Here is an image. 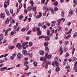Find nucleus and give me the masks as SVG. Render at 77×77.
I'll return each instance as SVG.
<instances>
[{"label":"nucleus","instance_id":"obj_43","mask_svg":"<svg viewBox=\"0 0 77 77\" xmlns=\"http://www.w3.org/2000/svg\"><path fill=\"white\" fill-rule=\"evenodd\" d=\"M69 14L70 15H72V14H73V11H70L69 12Z\"/></svg>","mask_w":77,"mask_h":77},{"label":"nucleus","instance_id":"obj_50","mask_svg":"<svg viewBox=\"0 0 77 77\" xmlns=\"http://www.w3.org/2000/svg\"><path fill=\"white\" fill-rule=\"evenodd\" d=\"M66 55H65V57H68L69 56V54H68V53H66Z\"/></svg>","mask_w":77,"mask_h":77},{"label":"nucleus","instance_id":"obj_57","mask_svg":"<svg viewBox=\"0 0 77 77\" xmlns=\"http://www.w3.org/2000/svg\"><path fill=\"white\" fill-rule=\"evenodd\" d=\"M29 66L27 65L26 66V68L25 69V71H27V70H28L29 69Z\"/></svg>","mask_w":77,"mask_h":77},{"label":"nucleus","instance_id":"obj_45","mask_svg":"<svg viewBox=\"0 0 77 77\" xmlns=\"http://www.w3.org/2000/svg\"><path fill=\"white\" fill-rule=\"evenodd\" d=\"M73 3H74L75 5H77V0H74L73 1Z\"/></svg>","mask_w":77,"mask_h":77},{"label":"nucleus","instance_id":"obj_17","mask_svg":"<svg viewBox=\"0 0 77 77\" xmlns=\"http://www.w3.org/2000/svg\"><path fill=\"white\" fill-rule=\"evenodd\" d=\"M63 50V48H62V46H61L60 49V51H61V53L60 54V55H62V53H63V50Z\"/></svg>","mask_w":77,"mask_h":77},{"label":"nucleus","instance_id":"obj_12","mask_svg":"<svg viewBox=\"0 0 77 77\" xmlns=\"http://www.w3.org/2000/svg\"><path fill=\"white\" fill-rule=\"evenodd\" d=\"M7 68H8L7 67H4L0 69V71H5V70H6Z\"/></svg>","mask_w":77,"mask_h":77},{"label":"nucleus","instance_id":"obj_4","mask_svg":"<svg viewBox=\"0 0 77 77\" xmlns=\"http://www.w3.org/2000/svg\"><path fill=\"white\" fill-rule=\"evenodd\" d=\"M37 35H41V33H42V31L40 30V28H37Z\"/></svg>","mask_w":77,"mask_h":77},{"label":"nucleus","instance_id":"obj_44","mask_svg":"<svg viewBox=\"0 0 77 77\" xmlns=\"http://www.w3.org/2000/svg\"><path fill=\"white\" fill-rule=\"evenodd\" d=\"M68 43H69V41H66L65 42V45H66L67 44H68Z\"/></svg>","mask_w":77,"mask_h":77},{"label":"nucleus","instance_id":"obj_52","mask_svg":"<svg viewBox=\"0 0 77 77\" xmlns=\"http://www.w3.org/2000/svg\"><path fill=\"white\" fill-rule=\"evenodd\" d=\"M62 31V27H60L59 29L58 30V31L59 32V31Z\"/></svg>","mask_w":77,"mask_h":77},{"label":"nucleus","instance_id":"obj_20","mask_svg":"<svg viewBox=\"0 0 77 77\" xmlns=\"http://www.w3.org/2000/svg\"><path fill=\"white\" fill-rule=\"evenodd\" d=\"M28 42H23V43L22 44V46L23 47H23H25V45H27L28 44Z\"/></svg>","mask_w":77,"mask_h":77},{"label":"nucleus","instance_id":"obj_7","mask_svg":"<svg viewBox=\"0 0 77 77\" xmlns=\"http://www.w3.org/2000/svg\"><path fill=\"white\" fill-rule=\"evenodd\" d=\"M34 7L33 5H31L29 6L27 8V11H30L32 10V9H33V8Z\"/></svg>","mask_w":77,"mask_h":77},{"label":"nucleus","instance_id":"obj_5","mask_svg":"<svg viewBox=\"0 0 77 77\" xmlns=\"http://www.w3.org/2000/svg\"><path fill=\"white\" fill-rule=\"evenodd\" d=\"M16 47L18 48L19 49H21L22 48V46H21V44L20 43L17 44L16 45Z\"/></svg>","mask_w":77,"mask_h":77},{"label":"nucleus","instance_id":"obj_11","mask_svg":"<svg viewBox=\"0 0 77 77\" xmlns=\"http://www.w3.org/2000/svg\"><path fill=\"white\" fill-rule=\"evenodd\" d=\"M71 37V35L69 34L68 36H67L66 35H64V38L65 39H68L69 38Z\"/></svg>","mask_w":77,"mask_h":77},{"label":"nucleus","instance_id":"obj_59","mask_svg":"<svg viewBox=\"0 0 77 77\" xmlns=\"http://www.w3.org/2000/svg\"><path fill=\"white\" fill-rule=\"evenodd\" d=\"M27 18H28V17L27 16H26L25 17V19L23 20L25 22V21H26V19H27Z\"/></svg>","mask_w":77,"mask_h":77},{"label":"nucleus","instance_id":"obj_25","mask_svg":"<svg viewBox=\"0 0 77 77\" xmlns=\"http://www.w3.org/2000/svg\"><path fill=\"white\" fill-rule=\"evenodd\" d=\"M30 4L32 5L31 6H33V5H34V2H33L32 0H30L29 1Z\"/></svg>","mask_w":77,"mask_h":77},{"label":"nucleus","instance_id":"obj_21","mask_svg":"<svg viewBox=\"0 0 77 77\" xmlns=\"http://www.w3.org/2000/svg\"><path fill=\"white\" fill-rule=\"evenodd\" d=\"M4 38V36L3 34H1L0 35V41H2L3 40Z\"/></svg>","mask_w":77,"mask_h":77},{"label":"nucleus","instance_id":"obj_35","mask_svg":"<svg viewBox=\"0 0 77 77\" xmlns=\"http://www.w3.org/2000/svg\"><path fill=\"white\" fill-rule=\"evenodd\" d=\"M54 11L56 12L58 10H59V9H58V8H57V7H55L54 8Z\"/></svg>","mask_w":77,"mask_h":77},{"label":"nucleus","instance_id":"obj_16","mask_svg":"<svg viewBox=\"0 0 77 77\" xmlns=\"http://www.w3.org/2000/svg\"><path fill=\"white\" fill-rule=\"evenodd\" d=\"M5 17V14L4 13L1 14V18H2L3 19H4V17Z\"/></svg>","mask_w":77,"mask_h":77},{"label":"nucleus","instance_id":"obj_41","mask_svg":"<svg viewBox=\"0 0 77 77\" xmlns=\"http://www.w3.org/2000/svg\"><path fill=\"white\" fill-rule=\"evenodd\" d=\"M47 34L48 36L50 35V30H48L47 31Z\"/></svg>","mask_w":77,"mask_h":77},{"label":"nucleus","instance_id":"obj_26","mask_svg":"<svg viewBox=\"0 0 77 77\" xmlns=\"http://www.w3.org/2000/svg\"><path fill=\"white\" fill-rule=\"evenodd\" d=\"M44 23L43 22L42 23H39L38 24V26H39V27H40L41 26H42V25H44Z\"/></svg>","mask_w":77,"mask_h":77},{"label":"nucleus","instance_id":"obj_1","mask_svg":"<svg viewBox=\"0 0 77 77\" xmlns=\"http://www.w3.org/2000/svg\"><path fill=\"white\" fill-rule=\"evenodd\" d=\"M41 38H45V41H50V37L48 36H44L42 35L39 36L38 38L39 39H41Z\"/></svg>","mask_w":77,"mask_h":77},{"label":"nucleus","instance_id":"obj_37","mask_svg":"<svg viewBox=\"0 0 77 77\" xmlns=\"http://www.w3.org/2000/svg\"><path fill=\"white\" fill-rule=\"evenodd\" d=\"M33 64L35 66H37V65H38V63L34 61L33 62Z\"/></svg>","mask_w":77,"mask_h":77},{"label":"nucleus","instance_id":"obj_9","mask_svg":"<svg viewBox=\"0 0 77 77\" xmlns=\"http://www.w3.org/2000/svg\"><path fill=\"white\" fill-rule=\"evenodd\" d=\"M42 16V15L41 13V12H40L39 13V15H37L36 17V18L39 19Z\"/></svg>","mask_w":77,"mask_h":77},{"label":"nucleus","instance_id":"obj_54","mask_svg":"<svg viewBox=\"0 0 77 77\" xmlns=\"http://www.w3.org/2000/svg\"><path fill=\"white\" fill-rule=\"evenodd\" d=\"M61 21H62L61 19H59L57 20V22H58V23H60V22H61Z\"/></svg>","mask_w":77,"mask_h":77},{"label":"nucleus","instance_id":"obj_31","mask_svg":"<svg viewBox=\"0 0 77 77\" xmlns=\"http://www.w3.org/2000/svg\"><path fill=\"white\" fill-rule=\"evenodd\" d=\"M31 32H32V30H30L27 32V35H30V34H31Z\"/></svg>","mask_w":77,"mask_h":77},{"label":"nucleus","instance_id":"obj_62","mask_svg":"<svg viewBox=\"0 0 77 77\" xmlns=\"http://www.w3.org/2000/svg\"><path fill=\"white\" fill-rule=\"evenodd\" d=\"M44 9H45V10H46L47 11L48 10V8H47V6H45L44 8Z\"/></svg>","mask_w":77,"mask_h":77},{"label":"nucleus","instance_id":"obj_34","mask_svg":"<svg viewBox=\"0 0 77 77\" xmlns=\"http://www.w3.org/2000/svg\"><path fill=\"white\" fill-rule=\"evenodd\" d=\"M51 55L50 54L49 55L46 57V58H47V59H50V58H51Z\"/></svg>","mask_w":77,"mask_h":77},{"label":"nucleus","instance_id":"obj_28","mask_svg":"<svg viewBox=\"0 0 77 77\" xmlns=\"http://www.w3.org/2000/svg\"><path fill=\"white\" fill-rule=\"evenodd\" d=\"M17 40H18V38H15L13 42L14 44H15L17 42Z\"/></svg>","mask_w":77,"mask_h":77},{"label":"nucleus","instance_id":"obj_30","mask_svg":"<svg viewBox=\"0 0 77 77\" xmlns=\"http://www.w3.org/2000/svg\"><path fill=\"white\" fill-rule=\"evenodd\" d=\"M9 23V19L8 18L6 20V21L5 22V24H8Z\"/></svg>","mask_w":77,"mask_h":77},{"label":"nucleus","instance_id":"obj_61","mask_svg":"<svg viewBox=\"0 0 77 77\" xmlns=\"http://www.w3.org/2000/svg\"><path fill=\"white\" fill-rule=\"evenodd\" d=\"M9 0H8L7 2H6V4H7V5H8H8H9Z\"/></svg>","mask_w":77,"mask_h":77},{"label":"nucleus","instance_id":"obj_22","mask_svg":"<svg viewBox=\"0 0 77 77\" xmlns=\"http://www.w3.org/2000/svg\"><path fill=\"white\" fill-rule=\"evenodd\" d=\"M71 32H72V29H70L69 31L68 32H66V34L68 35V34H71Z\"/></svg>","mask_w":77,"mask_h":77},{"label":"nucleus","instance_id":"obj_60","mask_svg":"<svg viewBox=\"0 0 77 77\" xmlns=\"http://www.w3.org/2000/svg\"><path fill=\"white\" fill-rule=\"evenodd\" d=\"M46 25L47 26H50V23H46Z\"/></svg>","mask_w":77,"mask_h":77},{"label":"nucleus","instance_id":"obj_55","mask_svg":"<svg viewBox=\"0 0 77 77\" xmlns=\"http://www.w3.org/2000/svg\"><path fill=\"white\" fill-rule=\"evenodd\" d=\"M26 31H27L29 29V26H26Z\"/></svg>","mask_w":77,"mask_h":77},{"label":"nucleus","instance_id":"obj_42","mask_svg":"<svg viewBox=\"0 0 77 77\" xmlns=\"http://www.w3.org/2000/svg\"><path fill=\"white\" fill-rule=\"evenodd\" d=\"M23 18V15L22 14H21V15H20V16L19 17V20H21V18Z\"/></svg>","mask_w":77,"mask_h":77},{"label":"nucleus","instance_id":"obj_10","mask_svg":"<svg viewBox=\"0 0 77 77\" xmlns=\"http://www.w3.org/2000/svg\"><path fill=\"white\" fill-rule=\"evenodd\" d=\"M54 63H55V65H56V66L57 67L58 66H59V64L58 63V62L57 61H55L54 62V63L53 62L52 63V65L53 66H54Z\"/></svg>","mask_w":77,"mask_h":77},{"label":"nucleus","instance_id":"obj_53","mask_svg":"<svg viewBox=\"0 0 77 77\" xmlns=\"http://www.w3.org/2000/svg\"><path fill=\"white\" fill-rule=\"evenodd\" d=\"M36 30H37V28L35 27H34L33 29V32H36Z\"/></svg>","mask_w":77,"mask_h":77},{"label":"nucleus","instance_id":"obj_8","mask_svg":"<svg viewBox=\"0 0 77 77\" xmlns=\"http://www.w3.org/2000/svg\"><path fill=\"white\" fill-rule=\"evenodd\" d=\"M40 60L41 61H43V60L44 61L43 63V65H45V63L44 62L45 61V60H46V59H45V58L44 57L43 58V57H42L40 58Z\"/></svg>","mask_w":77,"mask_h":77},{"label":"nucleus","instance_id":"obj_19","mask_svg":"<svg viewBox=\"0 0 77 77\" xmlns=\"http://www.w3.org/2000/svg\"><path fill=\"white\" fill-rule=\"evenodd\" d=\"M53 5L55 6H57L58 5V2L57 1H56L53 4Z\"/></svg>","mask_w":77,"mask_h":77},{"label":"nucleus","instance_id":"obj_51","mask_svg":"<svg viewBox=\"0 0 77 77\" xmlns=\"http://www.w3.org/2000/svg\"><path fill=\"white\" fill-rule=\"evenodd\" d=\"M70 66H67L66 67V69H68V68H70Z\"/></svg>","mask_w":77,"mask_h":77},{"label":"nucleus","instance_id":"obj_2","mask_svg":"<svg viewBox=\"0 0 77 77\" xmlns=\"http://www.w3.org/2000/svg\"><path fill=\"white\" fill-rule=\"evenodd\" d=\"M45 65V67L46 69L48 68V64L50 65L51 62L50 61H48L47 62H46V60L44 62Z\"/></svg>","mask_w":77,"mask_h":77},{"label":"nucleus","instance_id":"obj_49","mask_svg":"<svg viewBox=\"0 0 77 77\" xmlns=\"http://www.w3.org/2000/svg\"><path fill=\"white\" fill-rule=\"evenodd\" d=\"M76 36H77V32H75L73 35V37H76Z\"/></svg>","mask_w":77,"mask_h":77},{"label":"nucleus","instance_id":"obj_46","mask_svg":"<svg viewBox=\"0 0 77 77\" xmlns=\"http://www.w3.org/2000/svg\"><path fill=\"white\" fill-rule=\"evenodd\" d=\"M28 63H29V62L27 61H26V62H25L24 63V65L25 66H27V64H28Z\"/></svg>","mask_w":77,"mask_h":77},{"label":"nucleus","instance_id":"obj_36","mask_svg":"<svg viewBox=\"0 0 77 77\" xmlns=\"http://www.w3.org/2000/svg\"><path fill=\"white\" fill-rule=\"evenodd\" d=\"M64 11H63L61 12V16H62V17H64Z\"/></svg>","mask_w":77,"mask_h":77},{"label":"nucleus","instance_id":"obj_63","mask_svg":"<svg viewBox=\"0 0 77 77\" xmlns=\"http://www.w3.org/2000/svg\"><path fill=\"white\" fill-rule=\"evenodd\" d=\"M12 56H13V57H15V56H16V53H14V54H13L12 55Z\"/></svg>","mask_w":77,"mask_h":77},{"label":"nucleus","instance_id":"obj_6","mask_svg":"<svg viewBox=\"0 0 77 77\" xmlns=\"http://www.w3.org/2000/svg\"><path fill=\"white\" fill-rule=\"evenodd\" d=\"M73 69H75V72H77V61L75 63V64L74 65Z\"/></svg>","mask_w":77,"mask_h":77},{"label":"nucleus","instance_id":"obj_14","mask_svg":"<svg viewBox=\"0 0 77 77\" xmlns=\"http://www.w3.org/2000/svg\"><path fill=\"white\" fill-rule=\"evenodd\" d=\"M22 53L24 55H27V51L26 50H23Z\"/></svg>","mask_w":77,"mask_h":77},{"label":"nucleus","instance_id":"obj_15","mask_svg":"<svg viewBox=\"0 0 77 77\" xmlns=\"http://www.w3.org/2000/svg\"><path fill=\"white\" fill-rule=\"evenodd\" d=\"M39 53L40 55H42V56L44 55V51L42 50H40L39 51Z\"/></svg>","mask_w":77,"mask_h":77},{"label":"nucleus","instance_id":"obj_48","mask_svg":"<svg viewBox=\"0 0 77 77\" xmlns=\"http://www.w3.org/2000/svg\"><path fill=\"white\" fill-rule=\"evenodd\" d=\"M75 51V48H73V50L72 51V55H73L74 54V53Z\"/></svg>","mask_w":77,"mask_h":77},{"label":"nucleus","instance_id":"obj_38","mask_svg":"<svg viewBox=\"0 0 77 77\" xmlns=\"http://www.w3.org/2000/svg\"><path fill=\"white\" fill-rule=\"evenodd\" d=\"M32 45H33V43H32V42H29V47H32Z\"/></svg>","mask_w":77,"mask_h":77},{"label":"nucleus","instance_id":"obj_58","mask_svg":"<svg viewBox=\"0 0 77 77\" xmlns=\"http://www.w3.org/2000/svg\"><path fill=\"white\" fill-rule=\"evenodd\" d=\"M45 0H42L41 1V3L42 4H44L45 3Z\"/></svg>","mask_w":77,"mask_h":77},{"label":"nucleus","instance_id":"obj_23","mask_svg":"<svg viewBox=\"0 0 77 77\" xmlns=\"http://www.w3.org/2000/svg\"><path fill=\"white\" fill-rule=\"evenodd\" d=\"M27 55H29V57L30 58H32V55H33V53H31L30 54V53H28L27 54Z\"/></svg>","mask_w":77,"mask_h":77},{"label":"nucleus","instance_id":"obj_3","mask_svg":"<svg viewBox=\"0 0 77 77\" xmlns=\"http://www.w3.org/2000/svg\"><path fill=\"white\" fill-rule=\"evenodd\" d=\"M17 56V59H18V60H21V58H22V57H23V55H22L21 54H20V53H18Z\"/></svg>","mask_w":77,"mask_h":77},{"label":"nucleus","instance_id":"obj_47","mask_svg":"<svg viewBox=\"0 0 77 77\" xmlns=\"http://www.w3.org/2000/svg\"><path fill=\"white\" fill-rule=\"evenodd\" d=\"M42 28H43L44 29H47V26H45V25H43L42 26Z\"/></svg>","mask_w":77,"mask_h":77},{"label":"nucleus","instance_id":"obj_56","mask_svg":"<svg viewBox=\"0 0 77 77\" xmlns=\"http://www.w3.org/2000/svg\"><path fill=\"white\" fill-rule=\"evenodd\" d=\"M36 7H35L33 8L32 11H33L35 12V11H36Z\"/></svg>","mask_w":77,"mask_h":77},{"label":"nucleus","instance_id":"obj_64","mask_svg":"<svg viewBox=\"0 0 77 77\" xmlns=\"http://www.w3.org/2000/svg\"><path fill=\"white\" fill-rule=\"evenodd\" d=\"M10 12H11V14H12L13 13V12H14V11H13V10L12 9H11L10 10Z\"/></svg>","mask_w":77,"mask_h":77},{"label":"nucleus","instance_id":"obj_29","mask_svg":"<svg viewBox=\"0 0 77 77\" xmlns=\"http://www.w3.org/2000/svg\"><path fill=\"white\" fill-rule=\"evenodd\" d=\"M48 44H49L48 42H45L44 43V46H45L46 47H47V46H48Z\"/></svg>","mask_w":77,"mask_h":77},{"label":"nucleus","instance_id":"obj_39","mask_svg":"<svg viewBox=\"0 0 77 77\" xmlns=\"http://www.w3.org/2000/svg\"><path fill=\"white\" fill-rule=\"evenodd\" d=\"M26 29L25 28H23L21 29V32H25L26 31Z\"/></svg>","mask_w":77,"mask_h":77},{"label":"nucleus","instance_id":"obj_24","mask_svg":"<svg viewBox=\"0 0 77 77\" xmlns=\"http://www.w3.org/2000/svg\"><path fill=\"white\" fill-rule=\"evenodd\" d=\"M8 48L9 49H10V50H11L12 49H14V48H15V46H12L10 47V46H8Z\"/></svg>","mask_w":77,"mask_h":77},{"label":"nucleus","instance_id":"obj_13","mask_svg":"<svg viewBox=\"0 0 77 77\" xmlns=\"http://www.w3.org/2000/svg\"><path fill=\"white\" fill-rule=\"evenodd\" d=\"M16 33V31L15 30H13L12 31L10 34L11 35V36H13L14 35H15Z\"/></svg>","mask_w":77,"mask_h":77},{"label":"nucleus","instance_id":"obj_18","mask_svg":"<svg viewBox=\"0 0 77 77\" xmlns=\"http://www.w3.org/2000/svg\"><path fill=\"white\" fill-rule=\"evenodd\" d=\"M5 12L6 14H7L8 15V16H9V15H10V14L9 13V11L7 9L5 10Z\"/></svg>","mask_w":77,"mask_h":77},{"label":"nucleus","instance_id":"obj_27","mask_svg":"<svg viewBox=\"0 0 77 77\" xmlns=\"http://www.w3.org/2000/svg\"><path fill=\"white\" fill-rule=\"evenodd\" d=\"M9 20L11 21V23H15V20L14 19H12L11 20V18H10L9 19Z\"/></svg>","mask_w":77,"mask_h":77},{"label":"nucleus","instance_id":"obj_32","mask_svg":"<svg viewBox=\"0 0 77 77\" xmlns=\"http://www.w3.org/2000/svg\"><path fill=\"white\" fill-rule=\"evenodd\" d=\"M19 9H21V8H22V4H21V3H19Z\"/></svg>","mask_w":77,"mask_h":77},{"label":"nucleus","instance_id":"obj_40","mask_svg":"<svg viewBox=\"0 0 77 77\" xmlns=\"http://www.w3.org/2000/svg\"><path fill=\"white\" fill-rule=\"evenodd\" d=\"M45 50L46 51H49V49H48V47H46L45 48Z\"/></svg>","mask_w":77,"mask_h":77},{"label":"nucleus","instance_id":"obj_33","mask_svg":"<svg viewBox=\"0 0 77 77\" xmlns=\"http://www.w3.org/2000/svg\"><path fill=\"white\" fill-rule=\"evenodd\" d=\"M55 70L57 72H58L59 71H60V68L57 67L55 69Z\"/></svg>","mask_w":77,"mask_h":77}]
</instances>
